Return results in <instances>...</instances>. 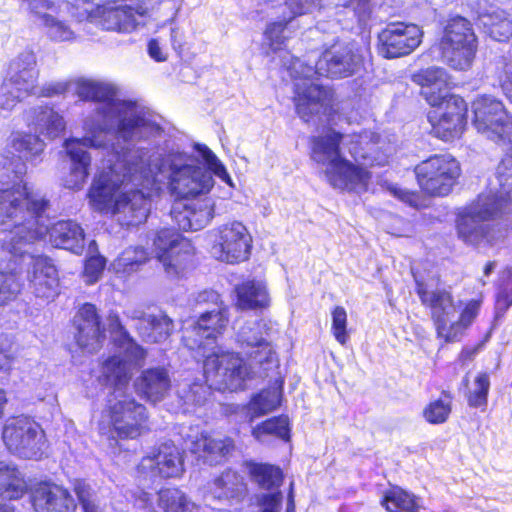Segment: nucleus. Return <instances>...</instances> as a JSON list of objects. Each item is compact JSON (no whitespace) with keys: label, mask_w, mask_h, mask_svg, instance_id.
Masks as SVG:
<instances>
[{"label":"nucleus","mask_w":512,"mask_h":512,"mask_svg":"<svg viewBox=\"0 0 512 512\" xmlns=\"http://www.w3.org/2000/svg\"><path fill=\"white\" fill-rule=\"evenodd\" d=\"M72 86L81 100L96 103L94 113L84 120V136L64 142L72 163L64 186L78 190L89 175L91 155L86 148L102 149L111 155L110 160L114 162L117 159L115 150H119L109 144L108 135L112 130L119 139L134 143L159 135L161 127L155 114L135 101L123 99L120 90L112 83L81 78L75 80Z\"/></svg>","instance_id":"obj_1"},{"label":"nucleus","mask_w":512,"mask_h":512,"mask_svg":"<svg viewBox=\"0 0 512 512\" xmlns=\"http://www.w3.org/2000/svg\"><path fill=\"white\" fill-rule=\"evenodd\" d=\"M145 149L115 150L117 159L99 169L89 187V205L110 215L122 226L144 223L150 213L151 197L157 194V178L146 168Z\"/></svg>","instance_id":"obj_2"},{"label":"nucleus","mask_w":512,"mask_h":512,"mask_svg":"<svg viewBox=\"0 0 512 512\" xmlns=\"http://www.w3.org/2000/svg\"><path fill=\"white\" fill-rule=\"evenodd\" d=\"M228 324L227 311L223 307L211 308L200 315L191 328H185L183 341L190 350H197L205 358L206 385L193 383L180 397L184 404L201 405L208 390L235 391L244 387L250 372L243 360L235 353L221 351L213 346Z\"/></svg>","instance_id":"obj_3"},{"label":"nucleus","mask_w":512,"mask_h":512,"mask_svg":"<svg viewBox=\"0 0 512 512\" xmlns=\"http://www.w3.org/2000/svg\"><path fill=\"white\" fill-rule=\"evenodd\" d=\"M25 165L16 157L0 154V225L14 226V234L6 241L11 251L34 241L46 232L42 212L48 201L30 190L24 181Z\"/></svg>","instance_id":"obj_4"},{"label":"nucleus","mask_w":512,"mask_h":512,"mask_svg":"<svg viewBox=\"0 0 512 512\" xmlns=\"http://www.w3.org/2000/svg\"><path fill=\"white\" fill-rule=\"evenodd\" d=\"M146 168L150 177L157 178L156 191L163 185L171 196L177 199H194L206 195L214 186L212 174L234 187L226 167L220 159L206 146H199L198 151L207 164L208 170L199 161L185 153H169L163 157L145 149Z\"/></svg>","instance_id":"obj_5"},{"label":"nucleus","mask_w":512,"mask_h":512,"mask_svg":"<svg viewBox=\"0 0 512 512\" xmlns=\"http://www.w3.org/2000/svg\"><path fill=\"white\" fill-rule=\"evenodd\" d=\"M410 80L421 88L420 96L429 105L426 115L430 134L444 142H453L465 134L468 123V104L464 97L451 89V76L443 67L420 68Z\"/></svg>","instance_id":"obj_6"},{"label":"nucleus","mask_w":512,"mask_h":512,"mask_svg":"<svg viewBox=\"0 0 512 512\" xmlns=\"http://www.w3.org/2000/svg\"><path fill=\"white\" fill-rule=\"evenodd\" d=\"M349 60L337 54L335 50L325 51L317 61L315 67L304 64L295 59L288 66V70L295 83L294 104L296 112L305 122L323 114L329 122H335L334 114L338 112V104L334 103L331 90L323 87L311 78L314 75L329 78L348 76Z\"/></svg>","instance_id":"obj_7"},{"label":"nucleus","mask_w":512,"mask_h":512,"mask_svg":"<svg viewBox=\"0 0 512 512\" xmlns=\"http://www.w3.org/2000/svg\"><path fill=\"white\" fill-rule=\"evenodd\" d=\"M101 378L105 384L114 388L115 396L101 414L98 421L99 433L112 439L116 436L121 439H135L141 436L147 430L148 414L143 404L123 394L129 382L125 386L116 387Z\"/></svg>","instance_id":"obj_8"},{"label":"nucleus","mask_w":512,"mask_h":512,"mask_svg":"<svg viewBox=\"0 0 512 512\" xmlns=\"http://www.w3.org/2000/svg\"><path fill=\"white\" fill-rule=\"evenodd\" d=\"M510 199L497 195L478 196L473 206L456 217L455 228L461 241L473 247L494 242V227L487 223L503 213Z\"/></svg>","instance_id":"obj_9"},{"label":"nucleus","mask_w":512,"mask_h":512,"mask_svg":"<svg viewBox=\"0 0 512 512\" xmlns=\"http://www.w3.org/2000/svg\"><path fill=\"white\" fill-rule=\"evenodd\" d=\"M479 49L478 37L469 19L451 15L445 22L438 41L440 57L450 69H471Z\"/></svg>","instance_id":"obj_10"},{"label":"nucleus","mask_w":512,"mask_h":512,"mask_svg":"<svg viewBox=\"0 0 512 512\" xmlns=\"http://www.w3.org/2000/svg\"><path fill=\"white\" fill-rule=\"evenodd\" d=\"M107 322L116 351L103 362L100 377L111 385L122 387L130 382L132 371L144 359L145 351L124 330L116 314L110 313Z\"/></svg>","instance_id":"obj_11"},{"label":"nucleus","mask_w":512,"mask_h":512,"mask_svg":"<svg viewBox=\"0 0 512 512\" xmlns=\"http://www.w3.org/2000/svg\"><path fill=\"white\" fill-rule=\"evenodd\" d=\"M413 172L425 199L444 198L451 195L459 183L462 168L459 160L452 154L436 153L419 161Z\"/></svg>","instance_id":"obj_12"},{"label":"nucleus","mask_w":512,"mask_h":512,"mask_svg":"<svg viewBox=\"0 0 512 512\" xmlns=\"http://www.w3.org/2000/svg\"><path fill=\"white\" fill-rule=\"evenodd\" d=\"M471 123L479 134L498 145L512 144V115L502 100L481 95L471 103Z\"/></svg>","instance_id":"obj_13"},{"label":"nucleus","mask_w":512,"mask_h":512,"mask_svg":"<svg viewBox=\"0 0 512 512\" xmlns=\"http://www.w3.org/2000/svg\"><path fill=\"white\" fill-rule=\"evenodd\" d=\"M343 135L333 129L324 130L312 139L311 157L325 167V176L337 189H349L352 179V167L340 153Z\"/></svg>","instance_id":"obj_14"},{"label":"nucleus","mask_w":512,"mask_h":512,"mask_svg":"<svg viewBox=\"0 0 512 512\" xmlns=\"http://www.w3.org/2000/svg\"><path fill=\"white\" fill-rule=\"evenodd\" d=\"M2 441L7 450L20 458L39 459L45 448V432L28 416L8 418L2 428Z\"/></svg>","instance_id":"obj_15"},{"label":"nucleus","mask_w":512,"mask_h":512,"mask_svg":"<svg viewBox=\"0 0 512 512\" xmlns=\"http://www.w3.org/2000/svg\"><path fill=\"white\" fill-rule=\"evenodd\" d=\"M415 291L420 303L429 312L437 338L444 343H454L455 335L451 334V326L458 305L452 291L445 288L429 290L421 278L415 279Z\"/></svg>","instance_id":"obj_16"},{"label":"nucleus","mask_w":512,"mask_h":512,"mask_svg":"<svg viewBox=\"0 0 512 512\" xmlns=\"http://www.w3.org/2000/svg\"><path fill=\"white\" fill-rule=\"evenodd\" d=\"M42 28L46 37L52 42H72L76 32L72 28L69 15L71 7L68 2L55 0H22Z\"/></svg>","instance_id":"obj_17"},{"label":"nucleus","mask_w":512,"mask_h":512,"mask_svg":"<svg viewBox=\"0 0 512 512\" xmlns=\"http://www.w3.org/2000/svg\"><path fill=\"white\" fill-rule=\"evenodd\" d=\"M213 236L211 253L217 260L234 264L249 258L253 240L241 221L223 223L214 230Z\"/></svg>","instance_id":"obj_18"},{"label":"nucleus","mask_w":512,"mask_h":512,"mask_svg":"<svg viewBox=\"0 0 512 512\" xmlns=\"http://www.w3.org/2000/svg\"><path fill=\"white\" fill-rule=\"evenodd\" d=\"M85 11L89 22L104 30L120 33L133 32L144 25L147 19V11L142 6L119 4L115 1L97 4L94 9Z\"/></svg>","instance_id":"obj_19"},{"label":"nucleus","mask_w":512,"mask_h":512,"mask_svg":"<svg viewBox=\"0 0 512 512\" xmlns=\"http://www.w3.org/2000/svg\"><path fill=\"white\" fill-rule=\"evenodd\" d=\"M153 253L162 264L167 277L173 279L184 274L191 262L190 243L174 229L158 231L153 239Z\"/></svg>","instance_id":"obj_20"},{"label":"nucleus","mask_w":512,"mask_h":512,"mask_svg":"<svg viewBox=\"0 0 512 512\" xmlns=\"http://www.w3.org/2000/svg\"><path fill=\"white\" fill-rule=\"evenodd\" d=\"M378 49L386 59L405 57L423 42V29L413 22L391 21L378 34Z\"/></svg>","instance_id":"obj_21"},{"label":"nucleus","mask_w":512,"mask_h":512,"mask_svg":"<svg viewBox=\"0 0 512 512\" xmlns=\"http://www.w3.org/2000/svg\"><path fill=\"white\" fill-rule=\"evenodd\" d=\"M183 458L179 448L165 443L144 456L137 466L141 477L176 478L183 473Z\"/></svg>","instance_id":"obj_22"},{"label":"nucleus","mask_w":512,"mask_h":512,"mask_svg":"<svg viewBox=\"0 0 512 512\" xmlns=\"http://www.w3.org/2000/svg\"><path fill=\"white\" fill-rule=\"evenodd\" d=\"M356 17L360 27V43L354 53V82L360 88L371 84L374 80V68L371 53V27L368 22L371 20V10L366 4H358Z\"/></svg>","instance_id":"obj_23"},{"label":"nucleus","mask_w":512,"mask_h":512,"mask_svg":"<svg viewBox=\"0 0 512 512\" xmlns=\"http://www.w3.org/2000/svg\"><path fill=\"white\" fill-rule=\"evenodd\" d=\"M30 247L31 244L28 250ZM27 258L31 259L27 272L31 292L37 298L53 300L59 294V276L52 260L42 255L32 256L29 251L24 261Z\"/></svg>","instance_id":"obj_24"},{"label":"nucleus","mask_w":512,"mask_h":512,"mask_svg":"<svg viewBox=\"0 0 512 512\" xmlns=\"http://www.w3.org/2000/svg\"><path fill=\"white\" fill-rule=\"evenodd\" d=\"M171 217L183 231H197L206 227L214 217V202L208 197L192 199L188 204L177 202Z\"/></svg>","instance_id":"obj_25"},{"label":"nucleus","mask_w":512,"mask_h":512,"mask_svg":"<svg viewBox=\"0 0 512 512\" xmlns=\"http://www.w3.org/2000/svg\"><path fill=\"white\" fill-rule=\"evenodd\" d=\"M74 322L77 328V344L89 353L98 351L105 340V334L96 307L90 303L83 304Z\"/></svg>","instance_id":"obj_26"},{"label":"nucleus","mask_w":512,"mask_h":512,"mask_svg":"<svg viewBox=\"0 0 512 512\" xmlns=\"http://www.w3.org/2000/svg\"><path fill=\"white\" fill-rule=\"evenodd\" d=\"M32 505L37 512H76L77 502L71 492L61 485L42 483L32 494Z\"/></svg>","instance_id":"obj_27"},{"label":"nucleus","mask_w":512,"mask_h":512,"mask_svg":"<svg viewBox=\"0 0 512 512\" xmlns=\"http://www.w3.org/2000/svg\"><path fill=\"white\" fill-rule=\"evenodd\" d=\"M47 207L42 212L44 217L43 223L46 228V232L40 237L35 239L31 245L37 240L42 239L44 236L49 234L50 242L59 248L70 250L73 253L79 254L84 248V232L80 225L74 221H58L49 228V219L45 215Z\"/></svg>","instance_id":"obj_28"},{"label":"nucleus","mask_w":512,"mask_h":512,"mask_svg":"<svg viewBox=\"0 0 512 512\" xmlns=\"http://www.w3.org/2000/svg\"><path fill=\"white\" fill-rule=\"evenodd\" d=\"M186 437L190 441L191 452L211 464L219 462L233 447L229 438L218 434L196 431L187 434Z\"/></svg>","instance_id":"obj_29"},{"label":"nucleus","mask_w":512,"mask_h":512,"mask_svg":"<svg viewBox=\"0 0 512 512\" xmlns=\"http://www.w3.org/2000/svg\"><path fill=\"white\" fill-rule=\"evenodd\" d=\"M25 122L36 134L48 139L59 137L65 130L66 123L53 107L37 105L25 112Z\"/></svg>","instance_id":"obj_30"},{"label":"nucleus","mask_w":512,"mask_h":512,"mask_svg":"<svg viewBox=\"0 0 512 512\" xmlns=\"http://www.w3.org/2000/svg\"><path fill=\"white\" fill-rule=\"evenodd\" d=\"M286 6L290 11L289 16L284 15L280 21L268 24L264 39L265 44L273 52L281 51L286 46V26L296 16L306 14L316 6V0H286Z\"/></svg>","instance_id":"obj_31"},{"label":"nucleus","mask_w":512,"mask_h":512,"mask_svg":"<svg viewBox=\"0 0 512 512\" xmlns=\"http://www.w3.org/2000/svg\"><path fill=\"white\" fill-rule=\"evenodd\" d=\"M127 316L139 321L137 329L146 342H163L170 336L173 329L172 320L162 312L147 314L140 310H131Z\"/></svg>","instance_id":"obj_32"},{"label":"nucleus","mask_w":512,"mask_h":512,"mask_svg":"<svg viewBox=\"0 0 512 512\" xmlns=\"http://www.w3.org/2000/svg\"><path fill=\"white\" fill-rule=\"evenodd\" d=\"M137 392L151 402L164 399L171 388V380L164 368L144 370L135 381Z\"/></svg>","instance_id":"obj_33"},{"label":"nucleus","mask_w":512,"mask_h":512,"mask_svg":"<svg viewBox=\"0 0 512 512\" xmlns=\"http://www.w3.org/2000/svg\"><path fill=\"white\" fill-rule=\"evenodd\" d=\"M38 74L35 53L31 50H25L10 63L7 79L20 85L21 91L36 94L35 88Z\"/></svg>","instance_id":"obj_34"},{"label":"nucleus","mask_w":512,"mask_h":512,"mask_svg":"<svg viewBox=\"0 0 512 512\" xmlns=\"http://www.w3.org/2000/svg\"><path fill=\"white\" fill-rule=\"evenodd\" d=\"M355 160H363L365 166L379 165L385 157L384 141L372 130H363L355 137Z\"/></svg>","instance_id":"obj_35"},{"label":"nucleus","mask_w":512,"mask_h":512,"mask_svg":"<svg viewBox=\"0 0 512 512\" xmlns=\"http://www.w3.org/2000/svg\"><path fill=\"white\" fill-rule=\"evenodd\" d=\"M27 255L28 251L21 257L0 262V306L16 298L20 292L22 287L21 264Z\"/></svg>","instance_id":"obj_36"},{"label":"nucleus","mask_w":512,"mask_h":512,"mask_svg":"<svg viewBox=\"0 0 512 512\" xmlns=\"http://www.w3.org/2000/svg\"><path fill=\"white\" fill-rule=\"evenodd\" d=\"M237 306L241 309H263L270 304L267 285L262 280H247L235 289Z\"/></svg>","instance_id":"obj_37"},{"label":"nucleus","mask_w":512,"mask_h":512,"mask_svg":"<svg viewBox=\"0 0 512 512\" xmlns=\"http://www.w3.org/2000/svg\"><path fill=\"white\" fill-rule=\"evenodd\" d=\"M27 491V483L18 467L7 461L0 460V496L16 500Z\"/></svg>","instance_id":"obj_38"},{"label":"nucleus","mask_w":512,"mask_h":512,"mask_svg":"<svg viewBox=\"0 0 512 512\" xmlns=\"http://www.w3.org/2000/svg\"><path fill=\"white\" fill-rule=\"evenodd\" d=\"M381 504L389 512H420L423 508L421 499L400 486H390L384 491Z\"/></svg>","instance_id":"obj_39"},{"label":"nucleus","mask_w":512,"mask_h":512,"mask_svg":"<svg viewBox=\"0 0 512 512\" xmlns=\"http://www.w3.org/2000/svg\"><path fill=\"white\" fill-rule=\"evenodd\" d=\"M246 491L242 477L232 470L225 471L217 478L211 489L215 499H239Z\"/></svg>","instance_id":"obj_40"},{"label":"nucleus","mask_w":512,"mask_h":512,"mask_svg":"<svg viewBox=\"0 0 512 512\" xmlns=\"http://www.w3.org/2000/svg\"><path fill=\"white\" fill-rule=\"evenodd\" d=\"M453 399L451 391L442 390L439 398L430 400L422 412L426 422L434 425L447 422L451 416Z\"/></svg>","instance_id":"obj_41"},{"label":"nucleus","mask_w":512,"mask_h":512,"mask_svg":"<svg viewBox=\"0 0 512 512\" xmlns=\"http://www.w3.org/2000/svg\"><path fill=\"white\" fill-rule=\"evenodd\" d=\"M254 344H258L254 349L246 351L244 354L247 356L250 368L253 369L259 366L263 371H268L278 364L276 353L266 339L265 336H254Z\"/></svg>","instance_id":"obj_42"},{"label":"nucleus","mask_w":512,"mask_h":512,"mask_svg":"<svg viewBox=\"0 0 512 512\" xmlns=\"http://www.w3.org/2000/svg\"><path fill=\"white\" fill-rule=\"evenodd\" d=\"M148 260V253L142 247H128L111 263L110 269L120 276L136 272Z\"/></svg>","instance_id":"obj_43"},{"label":"nucleus","mask_w":512,"mask_h":512,"mask_svg":"<svg viewBox=\"0 0 512 512\" xmlns=\"http://www.w3.org/2000/svg\"><path fill=\"white\" fill-rule=\"evenodd\" d=\"M157 501L163 512H196L195 504L177 488L161 489Z\"/></svg>","instance_id":"obj_44"},{"label":"nucleus","mask_w":512,"mask_h":512,"mask_svg":"<svg viewBox=\"0 0 512 512\" xmlns=\"http://www.w3.org/2000/svg\"><path fill=\"white\" fill-rule=\"evenodd\" d=\"M483 303L484 297L482 295L465 301L458 315V320H453L450 327L451 333L455 335V341H459L465 330L471 327L478 317Z\"/></svg>","instance_id":"obj_45"},{"label":"nucleus","mask_w":512,"mask_h":512,"mask_svg":"<svg viewBox=\"0 0 512 512\" xmlns=\"http://www.w3.org/2000/svg\"><path fill=\"white\" fill-rule=\"evenodd\" d=\"M39 136V134L16 132L12 134L11 145L24 158L32 160L39 156L45 148V143Z\"/></svg>","instance_id":"obj_46"},{"label":"nucleus","mask_w":512,"mask_h":512,"mask_svg":"<svg viewBox=\"0 0 512 512\" xmlns=\"http://www.w3.org/2000/svg\"><path fill=\"white\" fill-rule=\"evenodd\" d=\"M384 190L387 191L390 196L400 201L404 205L410 206L415 209H423L428 207L425 199V195L422 194L421 189H408L402 187L398 183H384Z\"/></svg>","instance_id":"obj_47"},{"label":"nucleus","mask_w":512,"mask_h":512,"mask_svg":"<svg viewBox=\"0 0 512 512\" xmlns=\"http://www.w3.org/2000/svg\"><path fill=\"white\" fill-rule=\"evenodd\" d=\"M252 479L263 489L279 487L282 482V472L278 467L268 464L253 463L249 465Z\"/></svg>","instance_id":"obj_48"},{"label":"nucleus","mask_w":512,"mask_h":512,"mask_svg":"<svg viewBox=\"0 0 512 512\" xmlns=\"http://www.w3.org/2000/svg\"><path fill=\"white\" fill-rule=\"evenodd\" d=\"M279 404L280 392L277 389L263 390L251 399L248 412L251 418L259 417L272 412Z\"/></svg>","instance_id":"obj_49"},{"label":"nucleus","mask_w":512,"mask_h":512,"mask_svg":"<svg viewBox=\"0 0 512 512\" xmlns=\"http://www.w3.org/2000/svg\"><path fill=\"white\" fill-rule=\"evenodd\" d=\"M289 419L287 416H280L266 420L261 425L256 426L252 434L259 440L264 441L266 435H273L283 440L290 438Z\"/></svg>","instance_id":"obj_50"},{"label":"nucleus","mask_w":512,"mask_h":512,"mask_svg":"<svg viewBox=\"0 0 512 512\" xmlns=\"http://www.w3.org/2000/svg\"><path fill=\"white\" fill-rule=\"evenodd\" d=\"M512 306V278H506L497 286L493 301V322L499 323Z\"/></svg>","instance_id":"obj_51"},{"label":"nucleus","mask_w":512,"mask_h":512,"mask_svg":"<svg viewBox=\"0 0 512 512\" xmlns=\"http://www.w3.org/2000/svg\"><path fill=\"white\" fill-rule=\"evenodd\" d=\"M476 387L466 394L467 404L471 408H480L485 410L488 405L489 391L491 387L490 376L486 372H481L474 378Z\"/></svg>","instance_id":"obj_52"},{"label":"nucleus","mask_w":512,"mask_h":512,"mask_svg":"<svg viewBox=\"0 0 512 512\" xmlns=\"http://www.w3.org/2000/svg\"><path fill=\"white\" fill-rule=\"evenodd\" d=\"M21 86L15 82L5 79L0 85V109L10 112L25 97L33 94L32 92H24L20 90Z\"/></svg>","instance_id":"obj_53"},{"label":"nucleus","mask_w":512,"mask_h":512,"mask_svg":"<svg viewBox=\"0 0 512 512\" xmlns=\"http://www.w3.org/2000/svg\"><path fill=\"white\" fill-rule=\"evenodd\" d=\"M266 324L263 322H249L246 323L237 333V343L245 353L250 349H254L258 344H254V336H264Z\"/></svg>","instance_id":"obj_54"},{"label":"nucleus","mask_w":512,"mask_h":512,"mask_svg":"<svg viewBox=\"0 0 512 512\" xmlns=\"http://www.w3.org/2000/svg\"><path fill=\"white\" fill-rule=\"evenodd\" d=\"M2 227V233L0 236V262L5 260H12L13 258L21 257L26 254L27 247L33 242V241H27L26 243L21 244V248L17 251H11L10 245L8 244V241H6L8 238H10V235L13 233L15 227L14 226H6V225H0Z\"/></svg>","instance_id":"obj_55"},{"label":"nucleus","mask_w":512,"mask_h":512,"mask_svg":"<svg viewBox=\"0 0 512 512\" xmlns=\"http://www.w3.org/2000/svg\"><path fill=\"white\" fill-rule=\"evenodd\" d=\"M496 79L503 94L512 104V60L499 62L496 69Z\"/></svg>","instance_id":"obj_56"},{"label":"nucleus","mask_w":512,"mask_h":512,"mask_svg":"<svg viewBox=\"0 0 512 512\" xmlns=\"http://www.w3.org/2000/svg\"><path fill=\"white\" fill-rule=\"evenodd\" d=\"M496 174L500 185L504 189L512 190V182H509L512 179V146L504 153L497 166Z\"/></svg>","instance_id":"obj_57"},{"label":"nucleus","mask_w":512,"mask_h":512,"mask_svg":"<svg viewBox=\"0 0 512 512\" xmlns=\"http://www.w3.org/2000/svg\"><path fill=\"white\" fill-rule=\"evenodd\" d=\"M346 312L343 308L337 307L332 314V330L336 340L340 344H345L348 340L346 333Z\"/></svg>","instance_id":"obj_58"},{"label":"nucleus","mask_w":512,"mask_h":512,"mask_svg":"<svg viewBox=\"0 0 512 512\" xmlns=\"http://www.w3.org/2000/svg\"><path fill=\"white\" fill-rule=\"evenodd\" d=\"M105 267V259L102 256H92L86 263L84 268V279L88 284L95 283L101 276Z\"/></svg>","instance_id":"obj_59"},{"label":"nucleus","mask_w":512,"mask_h":512,"mask_svg":"<svg viewBox=\"0 0 512 512\" xmlns=\"http://www.w3.org/2000/svg\"><path fill=\"white\" fill-rule=\"evenodd\" d=\"M489 36L498 42H508L512 38V21L499 19L491 23Z\"/></svg>","instance_id":"obj_60"},{"label":"nucleus","mask_w":512,"mask_h":512,"mask_svg":"<svg viewBox=\"0 0 512 512\" xmlns=\"http://www.w3.org/2000/svg\"><path fill=\"white\" fill-rule=\"evenodd\" d=\"M75 493L85 512H103L99 505L92 499L90 487L84 482L76 483Z\"/></svg>","instance_id":"obj_61"},{"label":"nucleus","mask_w":512,"mask_h":512,"mask_svg":"<svg viewBox=\"0 0 512 512\" xmlns=\"http://www.w3.org/2000/svg\"><path fill=\"white\" fill-rule=\"evenodd\" d=\"M282 504V494L280 492H272L263 494L260 498V506L262 512H279Z\"/></svg>","instance_id":"obj_62"},{"label":"nucleus","mask_w":512,"mask_h":512,"mask_svg":"<svg viewBox=\"0 0 512 512\" xmlns=\"http://www.w3.org/2000/svg\"><path fill=\"white\" fill-rule=\"evenodd\" d=\"M489 338H490V334H487L477 344L472 345V346L462 347L461 351L458 353V361L461 363H465V362L473 360L475 358V356L478 354V352L481 351L482 348L485 347Z\"/></svg>","instance_id":"obj_63"},{"label":"nucleus","mask_w":512,"mask_h":512,"mask_svg":"<svg viewBox=\"0 0 512 512\" xmlns=\"http://www.w3.org/2000/svg\"><path fill=\"white\" fill-rule=\"evenodd\" d=\"M197 305H207L208 310L210 309V306H213L212 308H219L222 307L220 302V296L219 294L214 290H204L195 298Z\"/></svg>","instance_id":"obj_64"}]
</instances>
